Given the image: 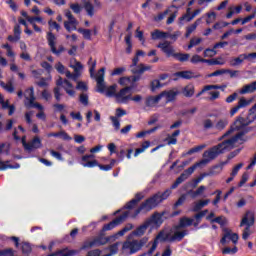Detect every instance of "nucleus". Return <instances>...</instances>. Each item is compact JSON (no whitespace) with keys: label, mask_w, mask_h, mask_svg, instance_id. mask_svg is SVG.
I'll use <instances>...</instances> for the list:
<instances>
[{"label":"nucleus","mask_w":256,"mask_h":256,"mask_svg":"<svg viewBox=\"0 0 256 256\" xmlns=\"http://www.w3.org/2000/svg\"><path fill=\"white\" fill-rule=\"evenodd\" d=\"M160 87H162L161 82L157 79L153 80L150 83V89L151 91H155V89H159Z\"/></svg>","instance_id":"680f3d73"},{"label":"nucleus","mask_w":256,"mask_h":256,"mask_svg":"<svg viewBox=\"0 0 256 256\" xmlns=\"http://www.w3.org/2000/svg\"><path fill=\"white\" fill-rule=\"evenodd\" d=\"M0 105L2 106V109H8V115H13V113H15V106L9 104V100L5 101L4 97H0Z\"/></svg>","instance_id":"b1692460"},{"label":"nucleus","mask_w":256,"mask_h":256,"mask_svg":"<svg viewBox=\"0 0 256 256\" xmlns=\"http://www.w3.org/2000/svg\"><path fill=\"white\" fill-rule=\"evenodd\" d=\"M24 149L26 151H35V149H41L43 147V143H41V138L39 136H36L32 139L31 142H23Z\"/></svg>","instance_id":"2eb2a0df"},{"label":"nucleus","mask_w":256,"mask_h":256,"mask_svg":"<svg viewBox=\"0 0 256 256\" xmlns=\"http://www.w3.org/2000/svg\"><path fill=\"white\" fill-rule=\"evenodd\" d=\"M110 120L112 121L115 131H119L121 129V122L119 119L115 116H110Z\"/></svg>","instance_id":"3c124183"},{"label":"nucleus","mask_w":256,"mask_h":256,"mask_svg":"<svg viewBox=\"0 0 256 256\" xmlns=\"http://www.w3.org/2000/svg\"><path fill=\"white\" fill-rule=\"evenodd\" d=\"M197 25H199V20H197L195 23H193L192 25L187 27L185 37H190L191 33H193V31H195V29H197Z\"/></svg>","instance_id":"5fc2aeb1"},{"label":"nucleus","mask_w":256,"mask_h":256,"mask_svg":"<svg viewBox=\"0 0 256 256\" xmlns=\"http://www.w3.org/2000/svg\"><path fill=\"white\" fill-rule=\"evenodd\" d=\"M73 255H77L76 250H69L68 248H64L54 253H50L47 256H73Z\"/></svg>","instance_id":"412c9836"},{"label":"nucleus","mask_w":256,"mask_h":256,"mask_svg":"<svg viewBox=\"0 0 256 256\" xmlns=\"http://www.w3.org/2000/svg\"><path fill=\"white\" fill-rule=\"evenodd\" d=\"M64 83L68 87V88H65L66 93L70 96L75 95V90H73V84H71L69 80H64Z\"/></svg>","instance_id":"8fccbe9b"},{"label":"nucleus","mask_w":256,"mask_h":256,"mask_svg":"<svg viewBox=\"0 0 256 256\" xmlns=\"http://www.w3.org/2000/svg\"><path fill=\"white\" fill-rule=\"evenodd\" d=\"M223 194V191L216 190L212 193V195H216L215 199L212 201V205L217 206L219 205V201H221V195Z\"/></svg>","instance_id":"de8ad7c7"},{"label":"nucleus","mask_w":256,"mask_h":256,"mask_svg":"<svg viewBox=\"0 0 256 256\" xmlns=\"http://www.w3.org/2000/svg\"><path fill=\"white\" fill-rule=\"evenodd\" d=\"M187 195H190V197H192V199H195L196 197H199V195L197 194V190H189L186 194H182L178 200L173 204L172 209L174 211H176L177 207H181V205H183V203H185V201H187Z\"/></svg>","instance_id":"dca6fc26"},{"label":"nucleus","mask_w":256,"mask_h":256,"mask_svg":"<svg viewBox=\"0 0 256 256\" xmlns=\"http://www.w3.org/2000/svg\"><path fill=\"white\" fill-rule=\"evenodd\" d=\"M147 229H149V222L145 221L142 225H140L136 228V230L133 232V234L136 237H143V235H145V231H147Z\"/></svg>","instance_id":"393cba45"},{"label":"nucleus","mask_w":256,"mask_h":256,"mask_svg":"<svg viewBox=\"0 0 256 256\" xmlns=\"http://www.w3.org/2000/svg\"><path fill=\"white\" fill-rule=\"evenodd\" d=\"M179 95V90L177 88H173L171 90H165L161 94L156 97H177Z\"/></svg>","instance_id":"c756f323"},{"label":"nucleus","mask_w":256,"mask_h":256,"mask_svg":"<svg viewBox=\"0 0 256 256\" xmlns=\"http://www.w3.org/2000/svg\"><path fill=\"white\" fill-rule=\"evenodd\" d=\"M119 85H122V87H130L131 85V78L129 77H121L118 81Z\"/></svg>","instance_id":"6e6d98bb"},{"label":"nucleus","mask_w":256,"mask_h":256,"mask_svg":"<svg viewBox=\"0 0 256 256\" xmlns=\"http://www.w3.org/2000/svg\"><path fill=\"white\" fill-rule=\"evenodd\" d=\"M193 221V218H189L187 216L180 218L179 224L175 226L176 231H179V229H185V227H191V225H193Z\"/></svg>","instance_id":"6ab92c4d"},{"label":"nucleus","mask_w":256,"mask_h":256,"mask_svg":"<svg viewBox=\"0 0 256 256\" xmlns=\"http://www.w3.org/2000/svg\"><path fill=\"white\" fill-rule=\"evenodd\" d=\"M252 101L253 99L247 100L245 98H240V100L238 101V104L230 110L231 117H233V115H235L239 111V109H244V107H249Z\"/></svg>","instance_id":"a211bd4d"},{"label":"nucleus","mask_w":256,"mask_h":256,"mask_svg":"<svg viewBox=\"0 0 256 256\" xmlns=\"http://www.w3.org/2000/svg\"><path fill=\"white\" fill-rule=\"evenodd\" d=\"M176 77H181L182 79H193V72L191 71H180L175 73Z\"/></svg>","instance_id":"58836bf2"},{"label":"nucleus","mask_w":256,"mask_h":256,"mask_svg":"<svg viewBox=\"0 0 256 256\" xmlns=\"http://www.w3.org/2000/svg\"><path fill=\"white\" fill-rule=\"evenodd\" d=\"M182 93L185 97H193L195 95V86L188 84L182 89Z\"/></svg>","instance_id":"7c9ffc66"},{"label":"nucleus","mask_w":256,"mask_h":256,"mask_svg":"<svg viewBox=\"0 0 256 256\" xmlns=\"http://www.w3.org/2000/svg\"><path fill=\"white\" fill-rule=\"evenodd\" d=\"M125 43L127 45L126 48V53H131V49H133V44L131 43V33H129L126 37H125Z\"/></svg>","instance_id":"603ef678"},{"label":"nucleus","mask_w":256,"mask_h":256,"mask_svg":"<svg viewBox=\"0 0 256 256\" xmlns=\"http://www.w3.org/2000/svg\"><path fill=\"white\" fill-rule=\"evenodd\" d=\"M143 199H145V194L143 192H138L135 194V197L132 200H134L135 203L139 205Z\"/></svg>","instance_id":"052dcab7"},{"label":"nucleus","mask_w":256,"mask_h":256,"mask_svg":"<svg viewBox=\"0 0 256 256\" xmlns=\"http://www.w3.org/2000/svg\"><path fill=\"white\" fill-rule=\"evenodd\" d=\"M205 147H207V145H205V144H201V145L195 146V147L191 148L186 153V155H193V153H199V152L203 151V149H205Z\"/></svg>","instance_id":"37998d69"},{"label":"nucleus","mask_w":256,"mask_h":256,"mask_svg":"<svg viewBox=\"0 0 256 256\" xmlns=\"http://www.w3.org/2000/svg\"><path fill=\"white\" fill-rule=\"evenodd\" d=\"M203 127L205 130L207 129H213L214 125H213V121L211 119H206L203 122Z\"/></svg>","instance_id":"338daca9"},{"label":"nucleus","mask_w":256,"mask_h":256,"mask_svg":"<svg viewBox=\"0 0 256 256\" xmlns=\"http://www.w3.org/2000/svg\"><path fill=\"white\" fill-rule=\"evenodd\" d=\"M215 55H217V51H215V48L213 49L207 48L204 51V57H215Z\"/></svg>","instance_id":"0e129e2a"},{"label":"nucleus","mask_w":256,"mask_h":256,"mask_svg":"<svg viewBox=\"0 0 256 256\" xmlns=\"http://www.w3.org/2000/svg\"><path fill=\"white\" fill-rule=\"evenodd\" d=\"M103 235L104 234L100 232V234L94 237L92 240L84 241L80 247V251H87V249H93V247H103V245H107V241Z\"/></svg>","instance_id":"6e6552de"},{"label":"nucleus","mask_w":256,"mask_h":256,"mask_svg":"<svg viewBox=\"0 0 256 256\" xmlns=\"http://www.w3.org/2000/svg\"><path fill=\"white\" fill-rule=\"evenodd\" d=\"M189 57L191 55L189 54H183V53H174L173 58L176 59L177 61H180V63H185V61H189Z\"/></svg>","instance_id":"c9c22d12"},{"label":"nucleus","mask_w":256,"mask_h":256,"mask_svg":"<svg viewBox=\"0 0 256 256\" xmlns=\"http://www.w3.org/2000/svg\"><path fill=\"white\" fill-rule=\"evenodd\" d=\"M148 239L142 238L141 240H133L131 242H125L123 244V249H130V254L133 255L137 253V251H141L143 247L146 245Z\"/></svg>","instance_id":"9b49d317"},{"label":"nucleus","mask_w":256,"mask_h":256,"mask_svg":"<svg viewBox=\"0 0 256 256\" xmlns=\"http://www.w3.org/2000/svg\"><path fill=\"white\" fill-rule=\"evenodd\" d=\"M131 93H133V85L125 86L118 93L115 92L114 96H116V97H130Z\"/></svg>","instance_id":"5701e85b"},{"label":"nucleus","mask_w":256,"mask_h":256,"mask_svg":"<svg viewBox=\"0 0 256 256\" xmlns=\"http://www.w3.org/2000/svg\"><path fill=\"white\" fill-rule=\"evenodd\" d=\"M223 171V168L220 167L219 164H216L210 168V170L206 173V177H213V175H219Z\"/></svg>","instance_id":"c85d7f7f"},{"label":"nucleus","mask_w":256,"mask_h":256,"mask_svg":"<svg viewBox=\"0 0 256 256\" xmlns=\"http://www.w3.org/2000/svg\"><path fill=\"white\" fill-rule=\"evenodd\" d=\"M142 97H116V103L122 105H127L129 101H134V103H141Z\"/></svg>","instance_id":"aec40b11"},{"label":"nucleus","mask_w":256,"mask_h":256,"mask_svg":"<svg viewBox=\"0 0 256 256\" xmlns=\"http://www.w3.org/2000/svg\"><path fill=\"white\" fill-rule=\"evenodd\" d=\"M255 224V217H251V219L249 220V211L246 212V214L244 215V217L242 218L241 222H240V227H245L243 233H242V239H244V241H247V239H249V235H251V226Z\"/></svg>","instance_id":"9d476101"},{"label":"nucleus","mask_w":256,"mask_h":256,"mask_svg":"<svg viewBox=\"0 0 256 256\" xmlns=\"http://www.w3.org/2000/svg\"><path fill=\"white\" fill-rule=\"evenodd\" d=\"M31 251H33V248H31V244L28 242H23L22 243V253L24 255H29V253H31Z\"/></svg>","instance_id":"09e8293b"},{"label":"nucleus","mask_w":256,"mask_h":256,"mask_svg":"<svg viewBox=\"0 0 256 256\" xmlns=\"http://www.w3.org/2000/svg\"><path fill=\"white\" fill-rule=\"evenodd\" d=\"M160 203L157 196L154 194L142 202L139 207L130 215L131 219H136L140 213H149L156 207H159Z\"/></svg>","instance_id":"20e7f679"},{"label":"nucleus","mask_w":256,"mask_h":256,"mask_svg":"<svg viewBox=\"0 0 256 256\" xmlns=\"http://www.w3.org/2000/svg\"><path fill=\"white\" fill-rule=\"evenodd\" d=\"M28 107L38 109L39 111H43V106L37 102H35L36 97H30Z\"/></svg>","instance_id":"4c0bfd02"},{"label":"nucleus","mask_w":256,"mask_h":256,"mask_svg":"<svg viewBox=\"0 0 256 256\" xmlns=\"http://www.w3.org/2000/svg\"><path fill=\"white\" fill-rule=\"evenodd\" d=\"M161 217V214L155 212L149 219L146 220V223H149V227L151 226L152 223L157 225V223H161Z\"/></svg>","instance_id":"f704fd0d"},{"label":"nucleus","mask_w":256,"mask_h":256,"mask_svg":"<svg viewBox=\"0 0 256 256\" xmlns=\"http://www.w3.org/2000/svg\"><path fill=\"white\" fill-rule=\"evenodd\" d=\"M256 92V81L246 84L239 91L240 95H247V93H255Z\"/></svg>","instance_id":"4be33fe9"},{"label":"nucleus","mask_w":256,"mask_h":256,"mask_svg":"<svg viewBox=\"0 0 256 256\" xmlns=\"http://www.w3.org/2000/svg\"><path fill=\"white\" fill-rule=\"evenodd\" d=\"M9 163V160L6 162L0 160V171H7V169H19L21 167V164L19 163H16L15 165Z\"/></svg>","instance_id":"cd10ccee"},{"label":"nucleus","mask_w":256,"mask_h":256,"mask_svg":"<svg viewBox=\"0 0 256 256\" xmlns=\"http://www.w3.org/2000/svg\"><path fill=\"white\" fill-rule=\"evenodd\" d=\"M244 61H245L244 54H240L238 57L230 61V65L231 67H237V65H241Z\"/></svg>","instance_id":"e433bc0d"},{"label":"nucleus","mask_w":256,"mask_h":256,"mask_svg":"<svg viewBox=\"0 0 256 256\" xmlns=\"http://www.w3.org/2000/svg\"><path fill=\"white\" fill-rule=\"evenodd\" d=\"M152 39H167L168 35L166 32H161L159 30H156L151 33Z\"/></svg>","instance_id":"ea45409f"},{"label":"nucleus","mask_w":256,"mask_h":256,"mask_svg":"<svg viewBox=\"0 0 256 256\" xmlns=\"http://www.w3.org/2000/svg\"><path fill=\"white\" fill-rule=\"evenodd\" d=\"M65 16L67 17L68 21H64V27L68 33H71V31H77V25H79V21L73 16V14L67 10L65 13Z\"/></svg>","instance_id":"f8f14e48"},{"label":"nucleus","mask_w":256,"mask_h":256,"mask_svg":"<svg viewBox=\"0 0 256 256\" xmlns=\"http://www.w3.org/2000/svg\"><path fill=\"white\" fill-rule=\"evenodd\" d=\"M227 125H229V121H227L226 119H221L216 123L215 129H217L218 131H223V129H225Z\"/></svg>","instance_id":"79ce46f5"},{"label":"nucleus","mask_w":256,"mask_h":256,"mask_svg":"<svg viewBox=\"0 0 256 256\" xmlns=\"http://www.w3.org/2000/svg\"><path fill=\"white\" fill-rule=\"evenodd\" d=\"M256 121V115L252 116V119L247 120L241 116L233 123L228 131L224 133L221 139H225V137H229L231 133L234 131H240L230 139L224 140L222 143L213 146L209 150L204 151L203 157L204 159H210V161H214L217 159L219 155H223L225 151H231V149H235V143L237 141H243L244 135H247L251 131V127H247ZM242 129V130H241Z\"/></svg>","instance_id":"f257e3e1"},{"label":"nucleus","mask_w":256,"mask_h":256,"mask_svg":"<svg viewBox=\"0 0 256 256\" xmlns=\"http://www.w3.org/2000/svg\"><path fill=\"white\" fill-rule=\"evenodd\" d=\"M151 147V142L150 141H144L143 144L141 145L140 148H137L134 153V157H137L141 155V153H145L146 149H149Z\"/></svg>","instance_id":"72a5a7b5"},{"label":"nucleus","mask_w":256,"mask_h":256,"mask_svg":"<svg viewBox=\"0 0 256 256\" xmlns=\"http://www.w3.org/2000/svg\"><path fill=\"white\" fill-rule=\"evenodd\" d=\"M96 91L104 93L107 97H113L117 93V84L107 87L105 83V68H101L96 75Z\"/></svg>","instance_id":"7ed1b4c3"},{"label":"nucleus","mask_w":256,"mask_h":256,"mask_svg":"<svg viewBox=\"0 0 256 256\" xmlns=\"http://www.w3.org/2000/svg\"><path fill=\"white\" fill-rule=\"evenodd\" d=\"M159 101H161V97H148L145 100V105L146 107H157Z\"/></svg>","instance_id":"2f4dec72"},{"label":"nucleus","mask_w":256,"mask_h":256,"mask_svg":"<svg viewBox=\"0 0 256 256\" xmlns=\"http://www.w3.org/2000/svg\"><path fill=\"white\" fill-rule=\"evenodd\" d=\"M204 177H207V175L205 173L201 174L198 178L193 179L191 187H193V189H195V187H197V185H199V182L203 181Z\"/></svg>","instance_id":"bf43d9fd"},{"label":"nucleus","mask_w":256,"mask_h":256,"mask_svg":"<svg viewBox=\"0 0 256 256\" xmlns=\"http://www.w3.org/2000/svg\"><path fill=\"white\" fill-rule=\"evenodd\" d=\"M1 256H15V250L13 248H7L4 250H0Z\"/></svg>","instance_id":"4d7b16f0"},{"label":"nucleus","mask_w":256,"mask_h":256,"mask_svg":"<svg viewBox=\"0 0 256 256\" xmlns=\"http://www.w3.org/2000/svg\"><path fill=\"white\" fill-rule=\"evenodd\" d=\"M103 235L104 234L100 232V234L94 237L92 240L84 241L80 247V251H87V249H93V247H103V245H107V241Z\"/></svg>","instance_id":"423d86ee"},{"label":"nucleus","mask_w":256,"mask_h":256,"mask_svg":"<svg viewBox=\"0 0 256 256\" xmlns=\"http://www.w3.org/2000/svg\"><path fill=\"white\" fill-rule=\"evenodd\" d=\"M208 163H211V159L203 158L196 164H194L191 167L184 170V172L175 180V182L171 185L170 188L166 189L164 192L155 193V195L158 199V203L161 204L164 201H167V199H169V197H171V193H173V191H172L173 189H177L179 187V185H181V183H183L184 181H187V179H189V177H191V175H193V173H195V169H197V167H201L203 165H208Z\"/></svg>","instance_id":"f03ea898"},{"label":"nucleus","mask_w":256,"mask_h":256,"mask_svg":"<svg viewBox=\"0 0 256 256\" xmlns=\"http://www.w3.org/2000/svg\"><path fill=\"white\" fill-rule=\"evenodd\" d=\"M47 41H48V45H49L52 53H54V55H61V53H63V51H65V47H63L62 45L59 46L58 49H57V47H55L57 37H55V34H53V32H48Z\"/></svg>","instance_id":"ddd939ff"},{"label":"nucleus","mask_w":256,"mask_h":256,"mask_svg":"<svg viewBox=\"0 0 256 256\" xmlns=\"http://www.w3.org/2000/svg\"><path fill=\"white\" fill-rule=\"evenodd\" d=\"M78 33H81L83 35L84 39L91 41V30L90 29L78 28Z\"/></svg>","instance_id":"49530a36"},{"label":"nucleus","mask_w":256,"mask_h":256,"mask_svg":"<svg viewBox=\"0 0 256 256\" xmlns=\"http://www.w3.org/2000/svg\"><path fill=\"white\" fill-rule=\"evenodd\" d=\"M76 89H79L80 91H82V94H80V97H87V94H85V92L87 91L88 87L87 84L85 82H78Z\"/></svg>","instance_id":"a19ab883"},{"label":"nucleus","mask_w":256,"mask_h":256,"mask_svg":"<svg viewBox=\"0 0 256 256\" xmlns=\"http://www.w3.org/2000/svg\"><path fill=\"white\" fill-rule=\"evenodd\" d=\"M70 9H72L73 13H81V5H79V3L70 4Z\"/></svg>","instance_id":"69168bd1"},{"label":"nucleus","mask_w":256,"mask_h":256,"mask_svg":"<svg viewBox=\"0 0 256 256\" xmlns=\"http://www.w3.org/2000/svg\"><path fill=\"white\" fill-rule=\"evenodd\" d=\"M191 63H209V60L203 59L199 55H194L191 58Z\"/></svg>","instance_id":"13d9d810"},{"label":"nucleus","mask_w":256,"mask_h":256,"mask_svg":"<svg viewBox=\"0 0 256 256\" xmlns=\"http://www.w3.org/2000/svg\"><path fill=\"white\" fill-rule=\"evenodd\" d=\"M158 49H161L162 52L165 53L166 57H174L175 55V47L171 45L170 41L165 40L164 42H160L157 45Z\"/></svg>","instance_id":"4468645a"},{"label":"nucleus","mask_w":256,"mask_h":256,"mask_svg":"<svg viewBox=\"0 0 256 256\" xmlns=\"http://www.w3.org/2000/svg\"><path fill=\"white\" fill-rule=\"evenodd\" d=\"M127 217H129V211H125L123 214H121L120 216H118L108 224H105L102 227L100 233L104 235V233L107 231H113V229H115V227H119V225H121L127 219Z\"/></svg>","instance_id":"1a4fd4ad"},{"label":"nucleus","mask_w":256,"mask_h":256,"mask_svg":"<svg viewBox=\"0 0 256 256\" xmlns=\"http://www.w3.org/2000/svg\"><path fill=\"white\" fill-rule=\"evenodd\" d=\"M131 229H133V224L128 223V224H126V226H125L123 229H121L120 231H118V232L116 233V235H117L118 237H123V235H125V233H128V231H131Z\"/></svg>","instance_id":"c03bdc74"},{"label":"nucleus","mask_w":256,"mask_h":256,"mask_svg":"<svg viewBox=\"0 0 256 256\" xmlns=\"http://www.w3.org/2000/svg\"><path fill=\"white\" fill-rule=\"evenodd\" d=\"M93 157H95L93 154H86L82 156L81 165L84 167H87L88 169H93V167H99L101 171H111L112 168L111 166H109V164L107 165L99 164V161L97 160L89 161L90 159H93Z\"/></svg>","instance_id":"39448f33"},{"label":"nucleus","mask_w":256,"mask_h":256,"mask_svg":"<svg viewBox=\"0 0 256 256\" xmlns=\"http://www.w3.org/2000/svg\"><path fill=\"white\" fill-rule=\"evenodd\" d=\"M190 12H191V8H188L187 13L184 16L180 17V21L186 20L189 23V21H191L193 19V16L191 15Z\"/></svg>","instance_id":"e2e57ef3"},{"label":"nucleus","mask_w":256,"mask_h":256,"mask_svg":"<svg viewBox=\"0 0 256 256\" xmlns=\"http://www.w3.org/2000/svg\"><path fill=\"white\" fill-rule=\"evenodd\" d=\"M102 251L99 249L90 250L87 255L88 256H101Z\"/></svg>","instance_id":"774afa93"},{"label":"nucleus","mask_w":256,"mask_h":256,"mask_svg":"<svg viewBox=\"0 0 256 256\" xmlns=\"http://www.w3.org/2000/svg\"><path fill=\"white\" fill-rule=\"evenodd\" d=\"M207 213H209L208 209L202 210V211L198 212L196 215H194V219H196V221H198V223H201L203 217H205V215H207Z\"/></svg>","instance_id":"864d4df0"},{"label":"nucleus","mask_w":256,"mask_h":256,"mask_svg":"<svg viewBox=\"0 0 256 256\" xmlns=\"http://www.w3.org/2000/svg\"><path fill=\"white\" fill-rule=\"evenodd\" d=\"M83 5L87 15H89V17H93V15H95V6H93L91 0H84Z\"/></svg>","instance_id":"bb28decb"},{"label":"nucleus","mask_w":256,"mask_h":256,"mask_svg":"<svg viewBox=\"0 0 256 256\" xmlns=\"http://www.w3.org/2000/svg\"><path fill=\"white\" fill-rule=\"evenodd\" d=\"M161 237H163V232L158 233L156 239L154 240L152 246L150 247V249L146 252V255H153V253H155V250L157 249V245H159V241H157V239H161Z\"/></svg>","instance_id":"473e14b6"},{"label":"nucleus","mask_w":256,"mask_h":256,"mask_svg":"<svg viewBox=\"0 0 256 256\" xmlns=\"http://www.w3.org/2000/svg\"><path fill=\"white\" fill-rule=\"evenodd\" d=\"M188 233L187 230H183L174 232L173 236H171V234H166L163 241H170V243H173L174 241H183L185 235H188Z\"/></svg>","instance_id":"f3484780"},{"label":"nucleus","mask_w":256,"mask_h":256,"mask_svg":"<svg viewBox=\"0 0 256 256\" xmlns=\"http://www.w3.org/2000/svg\"><path fill=\"white\" fill-rule=\"evenodd\" d=\"M134 75H143L145 71H151V66H145L144 64H139L138 66L131 69Z\"/></svg>","instance_id":"a878e982"},{"label":"nucleus","mask_w":256,"mask_h":256,"mask_svg":"<svg viewBox=\"0 0 256 256\" xmlns=\"http://www.w3.org/2000/svg\"><path fill=\"white\" fill-rule=\"evenodd\" d=\"M103 235L104 234L100 232V234L94 237L92 240L84 241L80 247V251H87V249H93V247H103V245H107V241Z\"/></svg>","instance_id":"0eeeda50"},{"label":"nucleus","mask_w":256,"mask_h":256,"mask_svg":"<svg viewBox=\"0 0 256 256\" xmlns=\"http://www.w3.org/2000/svg\"><path fill=\"white\" fill-rule=\"evenodd\" d=\"M237 251H239L237 246H234L233 248L225 247L224 249H222V254L223 255H235V253H237Z\"/></svg>","instance_id":"a18cd8bd"}]
</instances>
